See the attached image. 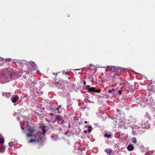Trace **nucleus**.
<instances>
[{"label": "nucleus", "instance_id": "9d476101", "mask_svg": "<svg viewBox=\"0 0 155 155\" xmlns=\"http://www.w3.org/2000/svg\"><path fill=\"white\" fill-rule=\"evenodd\" d=\"M4 142V139L2 138H0V144H1V145H3Z\"/></svg>", "mask_w": 155, "mask_h": 155}, {"label": "nucleus", "instance_id": "39448f33", "mask_svg": "<svg viewBox=\"0 0 155 155\" xmlns=\"http://www.w3.org/2000/svg\"><path fill=\"white\" fill-rule=\"evenodd\" d=\"M5 147L3 145H1L0 146V152L1 153H3L4 152Z\"/></svg>", "mask_w": 155, "mask_h": 155}, {"label": "nucleus", "instance_id": "f257e3e1", "mask_svg": "<svg viewBox=\"0 0 155 155\" xmlns=\"http://www.w3.org/2000/svg\"><path fill=\"white\" fill-rule=\"evenodd\" d=\"M28 131L29 133H27V137H32L33 136V134L35 131V130L30 127L28 129Z\"/></svg>", "mask_w": 155, "mask_h": 155}, {"label": "nucleus", "instance_id": "e433bc0d", "mask_svg": "<svg viewBox=\"0 0 155 155\" xmlns=\"http://www.w3.org/2000/svg\"><path fill=\"white\" fill-rule=\"evenodd\" d=\"M61 84V83H60V84Z\"/></svg>", "mask_w": 155, "mask_h": 155}, {"label": "nucleus", "instance_id": "393cba45", "mask_svg": "<svg viewBox=\"0 0 155 155\" xmlns=\"http://www.w3.org/2000/svg\"><path fill=\"white\" fill-rule=\"evenodd\" d=\"M83 84L84 85H86V82L85 81H83Z\"/></svg>", "mask_w": 155, "mask_h": 155}, {"label": "nucleus", "instance_id": "412c9836", "mask_svg": "<svg viewBox=\"0 0 155 155\" xmlns=\"http://www.w3.org/2000/svg\"><path fill=\"white\" fill-rule=\"evenodd\" d=\"M151 153H152V152L151 153L150 152H147L146 154V155H150V154Z\"/></svg>", "mask_w": 155, "mask_h": 155}, {"label": "nucleus", "instance_id": "bb28decb", "mask_svg": "<svg viewBox=\"0 0 155 155\" xmlns=\"http://www.w3.org/2000/svg\"><path fill=\"white\" fill-rule=\"evenodd\" d=\"M49 114L50 115H51V116H53V114H52V113H49Z\"/></svg>", "mask_w": 155, "mask_h": 155}, {"label": "nucleus", "instance_id": "6ab92c4d", "mask_svg": "<svg viewBox=\"0 0 155 155\" xmlns=\"http://www.w3.org/2000/svg\"><path fill=\"white\" fill-rule=\"evenodd\" d=\"M90 86L89 85H87L86 86V89L88 90V91L90 90Z\"/></svg>", "mask_w": 155, "mask_h": 155}, {"label": "nucleus", "instance_id": "6e6552de", "mask_svg": "<svg viewBox=\"0 0 155 155\" xmlns=\"http://www.w3.org/2000/svg\"><path fill=\"white\" fill-rule=\"evenodd\" d=\"M52 84L53 85H55L56 87H59V83L57 81H54Z\"/></svg>", "mask_w": 155, "mask_h": 155}, {"label": "nucleus", "instance_id": "c9c22d12", "mask_svg": "<svg viewBox=\"0 0 155 155\" xmlns=\"http://www.w3.org/2000/svg\"><path fill=\"white\" fill-rule=\"evenodd\" d=\"M34 84H35V83L34 82Z\"/></svg>", "mask_w": 155, "mask_h": 155}, {"label": "nucleus", "instance_id": "473e14b6", "mask_svg": "<svg viewBox=\"0 0 155 155\" xmlns=\"http://www.w3.org/2000/svg\"><path fill=\"white\" fill-rule=\"evenodd\" d=\"M109 153V155H111V154H110L111 153Z\"/></svg>", "mask_w": 155, "mask_h": 155}, {"label": "nucleus", "instance_id": "b1692460", "mask_svg": "<svg viewBox=\"0 0 155 155\" xmlns=\"http://www.w3.org/2000/svg\"><path fill=\"white\" fill-rule=\"evenodd\" d=\"M81 69H75L73 70L74 71H79Z\"/></svg>", "mask_w": 155, "mask_h": 155}, {"label": "nucleus", "instance_id": "1a4fd4ad", "mask_svg": "<svg viewBox=\"0 0 155 155\" xmlns=\"http://www.w3.org/2000/svg\"><path fill=\"white\" fill-rule=\"evenodd\" d=\"M135 129H136L134 127L133 128L132 134L134 135H135L137 134V132L135 130Z\"/></svg>", "mask_w": 155, "mask_h": 155}, {"label": "nucleus", "instance_id": "72a5a7b5", "mask_svg": "<svg viewBox=\"0 0 155 155\" xmlns=\"http://www.w3.org/2000/svg\"><path fill=\"white\" fill-rule=\"evenodd\" d=\"M55 75H56V76L57 75V74H55Z\"/></svg>", "mask_w": 155, "mask_h": 155}, {"label": "nucleus", "instance_id": "f8f14e48", "mask_svg": "<svg viewBox=\"0 0 155 155\" xmlns=\"http://www.w3.org/2000/svg\"><path fill=\"white\" fill-rule=\"evenodd\" d=\"M132 142L134 143H137V141L136 140V139L135 137H133L132 139Z\"/></svg>", "mask_w": 155, "mask_h": 155}, {"label": "nucleus", "instance_id": "f3484780", "mask_svg": "<svg viewBox=\"0 0 155 155\" xmlns=\"http://www.w3.org/2000/svg\"><path fill=\"white\" fill-rule=\"evenodd\" d=\"M35 142V140L31 139L30 140L28 141V143H30L31 142Z\"/></svg>", "mask_w": 155, "mask_h": 155}, {"label": "nucleus", "instance_id": "dca6fc26", "mask_svg": "<svg viewBox=\"0 0 155 155\" xmlns=\"http://www.w3.org/2000/svg\"><path fill=\"white\" fill-rule=\"evenodd\" d=\"M88 127L89 129L87 130V131L89 132H91V129L92 128L91 126H89Z\"/></svg>", "mask_w": 155, "mask_h": 155}, {"label": "nucleus", "instance_id": "7c9ffc66", "mask_svg": "<svg viewBox=\"0 0 155 155\" xmlns=\"http://www.w3.org/2000/svg\"><path fill=\"white\" fill-rule=\"evenodd\" d=\"M47 121L48 122H49V121L48 120H47Z\"/></svg>", "mask_w": 155, "mask_h": 155}, {"label": "nucleus", "instance_id": "aec40b11", "mask_svg": "<svg viewBox=\"0 0 155 155\" xmlns=\"http://www.w3.org/2000/svg\"><path fill=\"white\" fill-rule=\"evenodd\" d=\"M36 68H35V67H33L32 68H31V72H33V71H35Z\"/></svg>", "mask_w": 155, "mask_h": 155}, {"label": "nucleus", "instance_id": "2f4dec72", "mask_svg": "<svg viewBox=\"0 0 155 155\" xmlns=\"http://www.w3.org/2000/svg\"><path fill=\"white\" fill-rule=\"evenodd\" d=\"M70 124H69V127H70Z\"/></svg>", "mask_w": 155, "mask_h": 155}, {"label": "nucleus", "instance_id": "4468645a", "mask_svg": "<svg viewBox=\"0 0 155 155\" xmlns=\"http://www.w3.org/2000/svg\"><path fill=\"white\" fill-rule=\"evenodd\" d=\"M111 134H108L107 133H105L104 134V136L105 137H107L108 138L110 137H111Z\"/></svg>", "mask_w": 155, "mask_h": 155}, {"label": "nucleus", "instance_id": "4c0bfd02", "mask_svg": "<svg viewBox=\"0 0 155 155\" xmlns=\"http://www.w3.org/2000/svg\"><path fill=\"white\" fill-rule=\"evenodd\" d=\"M35 113H36V112L35 111Z\"/></svg>", "mask_w": 155, "mask_h": 155}, {"label": "nucleus", "instance_id": "f704fd0d", "mask_svg": "<svg viewBox=\"0 0 155 155\" xmlns=\"http://www.w3.org/2000/svg\"><path fill=\"white\" fill-rule=\"evenodd\" d=\"M59 113V111H58V113Z\"/></svg>", "mask_w": 155, "mask_h": 155}, {"label": "nucleus", "instance_id": "5701e85b", "mask_svg": "<svg viewBox=\"0 0 155 155\" xmlns=\"http://www.w3.org/2000/svg\"><path fill=\"white\" fill-rule=\"evenodd\" d=\"M6 94V93L3 92V93H2V96H5V95Z\"/></svg>", "mask_w": 155, "mask_h": 155}, {"label": "nucleus", "instance_id": "423d86ee", "mask_svg": "<svg viewBox=\"0 0 155 155\" xmlns=\"http://www.w3.org/2000/svg\"><path fill=\"white\" fill-rule=\"evenodd\" d=\"M104 151L107 153H111L112 152V150L110 148L106 149L104 150Z\"/></svg>", "mask_w": 155, "mask_h": 155}, {"label": "nucleus", "instance_id": "4be33fe9", "mask_svg": "<svg viewBox=\"0 0 155 155\" xmlns=\"http://www.w3.org/2000/svg\"><path fill=\"white\" fill-rule=\"evenodd\" d=\"M118 92L119 93V94L121 95L122 94V91L121 90H118Z\"/></svg>", "mask_w": 155, "mask_h": 155}, {"label": "nucleus", "instance_id": "2eb2a0df", "mask_svg": "<svg viewBox=\"0 0 155 155\" xmlns=\"http://www.w3.org/2000/svg\"><path fill=\"white\" fill-rule=\"evenodd\" d=\"M115 91V89L114 88H112L111 89H109V90H108V92L109 93H112L113 92H114V91Z\"/></svg>", "mask_w": 155, "mask_h": 155}, {"label": "nucleus", "instance_id": "a211bd4d", "mask_svg": "<svg viewBox=\"0 0 155 155\" xmlns=\"http://www.w3.org/2000/svg\"><path fill=\"white\" fill-rule=\"evenodd\" d=\"M8 145L9 147H12L13 146V143L12 142H9Z\"/></svg>", "mask_w": 155, "mask_h": 155}, {"label": "nucleus", "instance_id": "f03ea898", "mask_svg": "<svg viewBox=\"0 0 155 155\" xmlns=\"http://www.w3.org/2000/svg\"><path fill=\"white\" fill-rule=\"evenodd\" d=\"M19 99V97L18 96H16L11 99L13 103H15Z\"/></svg>", "mask_w": 155, "mask_h": 155}, {"label": "nucleus", "instance_id": "20e7f679", "mask_svg": "<svg viewBox=\"0 0 155 155\" xmlns=\"http://www.w3.org/2000/svg\"><path fill=\"white\" fill-rule=\"evenodd\" d=\"M89 91H91V92H98V93L100 92L98 90L96 91L95 87H90V89L89 90Z\"/></svg>", "mask_w": 155, "mask_h": 155}, {"label": "nucleus", "instance_id": "7ed1b4c3", "mask_svg": "<svg viewBox=\"0 0 155 155\" xmlns=\"http://www.w3.org/2000/svg\"><path fill=\"white\" fill-rule=\"evenodd\" d=\"M134 146L132 144H129L127 146V149L129 151H131L134 150Z\"/></svg>", "mask_w": 155, "mask_h": 155}, {"label": "nucleus", "instance_id": "ddd939ff", "mask_svg": "<svg viewBox=\"0 0 155 155\" xmlns=\"http://www.w3.org/2000/svg\"><path fill=\"white\" fill-rule=\"evenodd\" d=\"M114 69L115 70H116V71H117V69H118L120 70H124V69L120 67H119L118 68H116L115 67H114Z\"/></svg>", "mask_w": 155, "mask_h": 155}, {"label": "nucleus", "instance_id": "9b49d317", "mask_svg": "<svg viewBox=\"0 0 155 155\" xmlns=\"http://www.w3.org/2000/svg\"><path fill=\"white\" fill-rule=\"evenodd\" d=\"M42 134H43V135H45V134L46 133V132L45 128L44 127H43L42 128Z\"/></svg>", "mask_w": 155, "mask_h": 155}, {"label": "nucleus", "instance_id": "cd10ccee", "mask_svg": "<svg viewBox=\"0 0 155 155\" xmlns=\"http://www.w3.org/2000/svg\"><path fill=\"white\" fill-rule=\"evenodd\" d=\"M59 109V108H58V107H57L56 109V110H58Z\"/></svg>", "mask_w": 155, "mask_h": 155}, {"label": "nucleus", "instance_id": "0eeeda50", "mask_svg": "<svg viewBox=\"0 0 155 155\" xmlns=\"http://www.w3.org/2000/svg\"><path fill=\"white\" fill-rule=\"evenodd\" d=\"M62 119V117L59 115H57L56 117V120H57L58 121H60Z\"/></svg>", "mask_w": 155, "mask_h": 155}, {"label": "nucleus", "instance_id": "a878e982", "mask_svg": "<svg viewBox=\"0 0 155 155\" xmlns=\"http://www.w3.org/2000/svg\"><path fill=\"white\" fill-rule=\"evenodd\" d=\"M87 130H84V133H87Z\"/></svg>", "mask_w": 155, "mask_h": 155}, {"label": "nucleus", "instance_id": "c756f323", "mask_svg": "<svg viewBox=\"0 0 155 155\" xmlns=\"http://www.w3.org/2000/svg\"><path fill=\"white\" fill-rule=\"evenodd\" d=\"M61 106L60 105H59L58 108H61Z\"/></svg>", "mask_w": 155, "mask_h": 155}, {"label": "nucleus", "instance_id": "c85d7f7f", "mask_svg": "<svg viewBox=\"0 0 155 155\" xmlns=\"http://www.w3.org/2000/svg\"><path fill=\"white\" fill-rule=\"evenodd\" d=\"M87 123V121H84V123L85 124H86Z\"/></svg>", "mask_w": 155, "mask_h": 155}]
</instances>
